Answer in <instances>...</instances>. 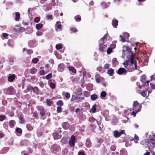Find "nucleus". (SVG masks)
Returning a JSON list of instances; mask_svg holds the SVG:
<instances>
[{"label":"nucleus","instance_id":"4","mask_svg":"<svg viewBox=\"0 0 155 155\" xmlns=\"http://www.w3.org/2000/svg\"><path fill=\"white\" fill-rule=\"evenodd\" d=\"M41 70L39 71L41 75H44L46 73L49 72L51 70V68L49 64H46L45 65L44 67H41Z\"/></svg>","mask_w":155,"mask_h":155},{"label":"nucleus","instance_id":"60","mask_svg":"<svg viewBox=\"0 0 155 155\" xmlns=\"http://www.w3.org/2000/svg\"><path fill=\"white\" fill-rule=\"evenodd\" d=\"M110 66V65L108 64H106L104 65V68L105 69H108Z\"/></svg>","mask_w":155,"mask_h":155},{"label":"nucleus","instance_id":"11","mask_svg":"<svg viewBox=\"0 0 155 155\" xmlns=\"http://www.w3.org/2000/svg\"><path fill=\"white\" fill-rule=\"evenodd\" d=\"M129 36V34L127 32H125L124 33L123 37H122L121 35H120V37L121 38L120 41L122 42L126 41L128 39Z\"/></svg>","mask_w":155,"mask_h":155},{"label":"nucleus","instance_id":"54","mask_svg":"<svg viewBox=\"0 0 155 155\" xmlns=\"http://www.w3.org/2000/svg\"><path fill=\"white\" fill-rule=\"evenodd\" d=\"M137 85L138 86V87L137 89V91H140V89H142L144 86L143 84H142V85H140V84H139L138 83H137Z\"/></svg>","mask_w":155,"mask_h":155},{"label":"nucleus","instance_id":"30","mask_svg":"<svg viewBox=\"0 0 155 155\" xmlns=\"http://www.w3.org/2000/svg\"><path fill=\"white\" fill-rule=\"evenodd\" d=\"M62 94L67 99H69L70 98V95L69 93L63 92Z\"/></svg>","mask_w":155,"mask_h":155},{"label":"nucleus","instance_id":"57","mask_svg":"<svg viewBox=\"0 0 155 155\" xmlns=\"http://www.w3.org/2000/svg\"><path fill=\"white\" fill-rule=\"evenodd\" d=\"M38 59L37 58H34L32 59V62L34 64H36L38 61Z\"/></svg>","mask_w":155,"mask_h":155},{"label":"nucleus","instance_id":"3","mask_svg":"<svg viewBox=\"0 0 155 155\" xmlns=\"http://www.w3.org/2000/svg\"><path fill=\"white\" fill-rule=\"evenodd\" d=\"M141 108V105L137 101H135L134 102L132 114L134 115V117L135 116L137 113L140 111Z\"/></svg>","mask_w":155,"mask_h":155},{"label":"nucleus","instance_id":"50","mask_svg":"<svg viewBox=\"0 0 155 155\" xmlns=\"http://www.w3.org/2000/svg\"><path fill=\"white\" fill-rule=\"evenodd\" d=\"M49 85L51 87L52 89H54L55 87V84L54 83L51 82L49 83Z\"/></svg>","mask_w":155,"mask_h":155},{"label":"nucleus","instance_id":"21","mask_svg":"<svg viewBox=\"0 0 155 155\" xmlns=\"http://www.w3.org/2000/svg\"><path fill=\"white\" fill-rule=\"evenodd\" d=\"M59 148V146L57 145H52L51 148V149L52 151L57 150Z\"/></svg>","mask_w":155,"mask_h":155},{"label":"nucleus","instance_id":"5","mask_svg":"<svg viewBox=\"0 0 155 155\" xmlns=\"http://www.w3.org/2000/svg\"><path fill=\"white\" fill-rule=\"evenodd\" d=\"M84 99V98L83 97H80L78 96H75L74 95H73L71 99V101H74L76 102H79L81 101V100Z\"/></svg>","mask_w":155,"mask_h":155},{"label":"nucleus","instance_id":"26","mask_svg":"<svg viewBox=\"0 0 155 155\" xmlns=\"http://www.w3.org/2000/svg\"><path fill=\"white\" fill-rule=\"evenodd\" d=\"M86 145L87 147H91V143L89 139L88 138L87 139Z\"/></svg>","mask_w":155,"mask_h":155},{"label":"nucleus","instance_id":"59","mask_svg":"<svg viewBox=\"0 0 155 155\" xmlns=\"http://www.w3.org/2000/svg\"><path fill=\"white\" fill-rule=\"evenodd\" d=\"M67 141V138L65 137H63L61 140V142L64 143H65Z\"/></svg>","mask_w":155,"mask_h":155},{"label":"nucleus","instance_id":"7","mask_svg":"<svg viewBox=\"0 0 155 155\" xmlns=\"http://www.w3.org/2000/svg\"><path fill=\"white\" fill-rule=\"evenodd\" d=\"M14 90V87L12 86H11L8 88L5 89L4 91L5 93L6 94H12L13 93Z\"/></svg>","mask_w":155,"mask_h":155},{"label":"nucleus","instance_id":"63","mask_svg":"<svg viewBox=\"0 0 155 155\" xmlns=\"http://www.w3.org/2000/svg\"><path fill=\"white\" fill-rule=\"evenodd\" d=\"M40 18L39 17H37L34 19V21L35 22H38L39 21Z\"/></svg>","mask_w":155,"mask_h":155},{"label":"nucleus","instance_id":"33","mask_svg":"<svg viewBox=\"0 0 155 155\" xmlns=\"http://www.w3.org/2000/svg\"><path fill=\"white\" fill-rule=\"evenodd\" d=\"M124 112L127 115L130 114L131 115H133L132 112H131V109H128L127 110H124Z\"/></svg>","mask_w":155,"mask_h":155},{"label":"nucleus","instance_id":"42","mask_svg":"<svg viewBox=\"0 0 155 155\" xmlns=\"http://www.w3.org/2000/svg\"><path fill=\"white\" fill-rule=\"evenodd\" d=\"M68 69L70 71H71L73 73H75L76 72V70L73 67L70 66L68 67Z\"/></svg>","mask_w":155,"mask_h":155},{"label":"nucleus","instance_id":"31","mask_svg":"<svg viewBox=\"0 0 155 155\" xmlns=\"http://www.w3.org/2000/svg\"><path fill=\"white\" fill-rule=\"evenodd\" d=\"M140 93L142 96L143 97H145L147 96H148L147 91H143L140 92Z\"/></svg>","mask_w":155,"mask_h":155},{"label":"nucleus","instance_id":"41","mask_svg":"<svg viewBox=\"0 0 155 155\" xmlns=\"http://www.w3.org/2000/svg\"><path fill=\"white\" fill-rule=\"evenodd\" d=\"M97 95L96 94H93L91 96V99L92 101L96 100L97 98Z\"/></svg>","mask_w":155,"mask_h":155},{"label":"nucleus","instance_id":"22","mask_svg":"<svg viewBox=\"0 0 155 155\" xmlns=\"http://www.w3.org/2000/svg\"><path fill=\"white\" fill-rule=\"evenodd\" d=\"M29 45L32 47H35L37 45V42L35 41H30L29 43Z\"/></svg>","mask_w":155,"mask_h":155},{"label":"nucleus","instance_id":"10","mask_svg":"<svg viewBox=\"0 0 155 155\" xmlns=\"http://www.w3.org/2000/svg\"><path fill=\"white\" fill-rule=\"evenodd\" d=\"M113 134L114 137L116 138L119 137L122 134L126 135L124 130H121L120 132L117 131H114L113 132Z\"/></svg>","mask_w":155,"mask_h":155},{"label":"nucleus","instance_id":"1","mask_svg":"<svg viewBox=\"0 0 155 155\" xmlns=\"http://www.w3.org/2000/svg\"><path fill=\"white\" fill-rule=\"evenodd\" d=\"M130 54V59H128L123 63L124 67L129 72H132L135 70H139V67L137 66V62L134 59V56L132 51L128 52Z\"/></svg>","mask_w":155,"mask_h":155},{"label":"nucleus","instance_id":"12","mask_svg":"<svg viewBox=\"0 0 155 155\" xmlns=\"http://www.w3.org/2000/svg\"><path fill=\"white\" fill-rule=\"evenodd\" d=\"M55 30L56 31H61L62 30V26L61 24V22L58 21L55 25Z\"/></svg>","mask_w":155,"mask_h":155},{"label":"nucleus","instance_id":"45","mask_svg":"<svg viewBox=\"0 0 155 155\" xmlns=\"http://www.w3.org/2000/svg\"><path fill=\"white\" fill-rule=\"evenodd\" d=\"M58 105L60 106L61 107L63 106L64 103L61 100H59L56 103Z\"/></svg>","mask_w":155,"mask_h":155},{"label":"nucleus","instance_id":"19","mask_svg":"<svg viewBox=\"0 0 155 155\" xmlns=\"http://www.w3.org/2000/svg\"><path fill=\"white\" fill-rule=\"evenodd\" d=\"M110 3L109 2L107 3L103 2L101 4V5L103 8H106L110 5Z\"/></svg>","mask_w":155,"mask_h":155},{"label":"nucleus","instance_id":"9","mask_svg":"<svg viewBox=\"0 0 155 155\" xmlns=\"http://www.w3.org/2000/svg\"><path fill=\"white\" fill-rule=\"evenodd\" d=\"M76 141V137L73 135L71 137L69 142V144L71 147H74Z\"/></svg>","mask_w":155,"mask_h":155},{"label":"nucleus","instance_id":"40","mask_svg":"<svg viewBox=\"0 0 155 155\" xmlns=\"http://www.w3.org/2000/svg\"><path fill=\"white\" fill-rule=\"evenodd\" d=\"M120 154L121 155H127V153L125 149H122L120 151Z\"/></svg>","mask_w":155,"mask_h":155},{"label":"nucleus","instance_id":"24","mask_svg":"<svg viewBox=\"0 0 155 155\" xmlns=\"http://www.w3.org/2000/svg\"><path fill=\"white\" fill-rule=\"evenodd\" d=\"M107 73L110 76H112L114 73V70L110 68L108 71Z\"/></svg>","mask_w":155,"mask_h":155},{"label":"nucleus","instance_id":"58","mask_svg":"<svg viewBox=\"0 0 155 155\" xmlns=\"http://www.w3.org/2000/svg\"><path fill=\"white\" fill-rule=\"evenodd\" d=\"M62 108L61 106H58L57 107V112L58 113H61L62 111Z\"/></svg>","mask_w":155,"mask_h":155},{"label":"nucleus","instance_id":"43","mask_svg":"<svg viewBox=\"0 0 155 155\" xmlns=\"http://www.w3.org/2000/svg\"><path fill=\"white\" fill-rule=\"evenodd\" d=\"M43 25L41 23L37 24L36 25V28L38 29L39 30L42 28Z\"/></svg>","mask_w":155,"mask_h":155},{"label":"nucleus","instance_id":"27","mask_svg":"<svg viewBox=\"0 0 155 155\" xmlns=\"http://www.w3.org/2000/svg\"><path fill=\"white\" fill-rule=\"evenodd\" d=\"M139 140V137L136 134H135L134 138H132V139H130V140H134V142L135 143H137L138 141Z\"/></svg>","mask_w":155,"mask_h":155},{"label":"nucleus","instance_id":"62","mask_svg":"<svg viewBox=\"0 0 155 155\" xmlns=\"http://www.w3.org/2000/svg\"><path fill=\"white\" fill-rule=\"evenodd\" d=\"M8 122H4V123L3 124V126L5 128L7 129L8 127Z\"/></svg>","mask_w":155,"mask_h":155},{"label":"nucleus","instance_id":"20","mask_svg":"<svg viewBox=\"0 0 155 155\" xmlns=\"http://www.w3.org/2000/svg\"><path fill=\"white\" fill-rule=\"evenodd\" d=\"M112 24L113 27L116 28L118 25V21L116 19H114L112 21Z\"/></svg>","mask_w":155,"mask_h":155},{"label":"nucleus","instance_id":"29","mask_svg":"<svg viewBox=\"0 0 155 155\" xmlns=\"http://www.w3.org/2000/svg\"><path fill=\"white\" fill-rule=\"evenodd\" d=\"M62 126L64 129H67L69 127V124L66 122L63 123L62 124Z\"/></svg>","mask_w":155,"mask_h":155},{"label":"nucleus","instance_id":"53","mask_svg":"<svg viewBox=\"0 0 155 155\" xmlns=\"http://www.w3.org/2000/svg\"><path fill=\"white\" fill-rule=\"evenodd\" d=\"M6 117L4 115H0V121H2L4 120L5 118Z\"/></svg>","mask_w":155,"mask_h":155},{"label":"nucleus","instance_id":"48","mask_svg":"<svg viewBox=\"0 0 155 155\" xmlns=\"http://www.w3.org/2000/svg\"><path fill=\"white\" fill-rule=\"evenodd\" d=\"M8 45L11 47H12L13 45V41L12 40H9L8 43Z\"/></svg>","mask_w":155,"mask_h":155},{"label":"nucleus","instance_id":"25","mask_svg":"<svg viewBox=\"0 0 155 155\" xmlns=\"http://www.w3.org/2000/svg\"><path fill=\"white\" fill-rule=\"evenodd\" d=\"M15 124V121L14 120H11L9 122V125L10 127H13Z\"/></svg>","mask_w":155,"mask_h":155},{"label":"nucleus","instance_id":"64","mask_svg":"<svg viewBox=\"0 0 155 155\" xmlns=\"http://www.w3.org/2000/svg\"><path fill=\"white\" fill-rule=\"evenodd\" d=\"M16 131L18 133H20L22 132V130L21 129L18 128L16 129Z\"/></svg>","mask_w":155,"mask_h":155},{"label":"nucleus","instance_id":"32","mask_svg":"<svg viewBox=\"0 0 155 155\" xmlns=\"http://www.w3.org/2000/svg\"><path fill=\"white\" fill-rule=\"evenodd\" d=\"M150 146H148V147L150 151L151 152L153 149H155V144H154L153 143H152L151 145L150 144Z\"/></svg>","mask_w":155,"mask_h":155},{"label":"nucleus","instance_id":"13","mask_svg":"<svg viewBox=\"0 0 155 155\" xmlns=\"http://www.w3.org/2000/svg\"><path fill=\"white\" fill-rule=\"evenodd\" d=\"M38 111L41 116L45 115V110L44 109L43 107L42 106H38L37 107Z\"/></svg>","mask_w":155,"mask_h":155},{"label":"nucleus","instance_id":"34","mask_svg":"<svg viewBox=\"0 0 155 155\" xmlns=\"http://www.w3.org/2000/svg\"><path fill=\"white\" fill-rule=\"evenodd\" d=\"M96 110V104H95L93 106L92 108L90 110V112L91 113H94L95 112Z\"/></svg>","mask_w":155,"mask_h":155},{"label":"nucleus","instance_id":"46","mask_svg":"<svg viewBox=\"0 0 155 155\" xmlns=\"http://www.w3.org/2000/svg\"><path fill=\"white\" fill-rule=\"evenodd\" d=\"M46 104L48 106H50L51 105L52 102L50 99H47L46 101Z\"/></svg>","mask_w":155,"mask_h":155},{"label":"nucleus","instance_id":"28","mask_svg":"<svg viewBox=\"0 0 155 155\" xmlns=\"http://www.w3.org/2000/svg\"><path fill=\"white\" fill-rule=\"evenodd\" d=\"M76 94L77 96L81 95L82 94V91L80 88H78L76 90Z\"/></svg>","mask_w":155,"mask_h":155},{"label":"nucleus","instance_id":"36","mask_svg":"<svg viewBox=\"0 0 155 155\" xmlns=\"http://www.w3.org/2000/svg\"><path fill=\"white\" fill-rule=\"evenodd\" d=\"M25 79L24 78H22V81L21 82V85L20 84H18V86L19 87H20L21 86H22V88H23L24 86V81H25Z\"/></svg>","mask_w":155,"mask_h":155},{"label":"nucleus","instance_id":"8","mask_svg":"<svg viewBox=\"0 0 155 155\" xmlns=\"http://www.w3.org/2000/svg\"><path fill=\"white\" fill-rule=\"evenodd\" d=\"M61 131L60 130L55 131L53 134V136L54 139L55 140L60 138L61 137Z\"/></svg>","mask_w":155,"mask_h":155},{"label":"nucleus","instance_id":"56","mask_svg":"<svg viewBox=\"0 0 155 155\" xmlns=\"http://www.w3.org/2000/svg\"><path fill=\"white\" fill-rule=\"evenodd\" d=\"M112 50L113 49H112L111 48H110V47L109 48H108L107 50V54H110L112 52Z\"/></svg>","mask_w":155,"mask_h":155},{"label":"nucleus","instance_id":"16","mask_svg":"<svg viewBox=\"0 0 155 155\" xmlns=\"http://www.w3.org/2000/svg\"><path fill=\"white\" fill-rule=\"evenodd\" d=\"M140 81L143 83H146L147 84H148L150 81H151L150 80V81H146V76L145 75H143L141 76Z\"/></svg>","mask_w":155,"mask_h":155},{"label":"nucleus","instance_id":"49","mask_svg":"<svg viewBox=\"0 0 155 155\" xmlns=\"http://www.w3.org/2000/svg\"><path fill=\"white\" fill-rule=\"evenodd\" d=\"M106 93L104 91H102L101 93L100 96H101V98L104 97L106 96Z\"/></svg>","mask_w":155,"mask_h":155},{"label":"nucleus","instance_id":"44","mask_svg":"<svg viewBox=\"0 0 155 155\" xmlns=\"http://www.w3.org/2000/svg\"><path fill=\"white\" fill-rule=\"evenodd\" d=\"M78 30L74 27H71L70 28V32L71 33L77 32Z\"/></svg>","mask_w":155,"mask_h":155},{"label":"nucleus","instance_id":"61","mask_svg":"<svg viewBox=\"0 0 155 155\" xmlns=\"http://www.w3.org/2000/svg\"><path fill=\"white\" fill-rule=\"evenodd\" d=\"M52 77V74L51 73H50L45 77L46 79L47 80H48L50 79Z\"/></svg>","mask_w":155,"mask_h":155},{"label":"nucleus","instance_id":"15","mask_svg":"<svg viewBox=\"0 0 155 155\" xmlns=\"http://www.w3.org/2000/svg\"><path fill=\"white\" fill-rule=\"evenodd\" d=\"M127 70L124 68H120L117 71V73L119 74H122L126 73Z\"/></svg>","mask_w":155,"mask_h":155},{"label":"nucleus","instance_id":"37","mask_svg":"<svg viewBox=\"0 0 155 155\" xmlns=\"http://www.w3.org/2000/svg\"><path fill=\"white\" fill-rule=\"evenodd\" d=\"M37 70L36 69L34 68H32L30 70V72L32 74H35L37 72Z\"/></svg>","mask_w":155,"mask_h":155},{"label":"nucleus","instance_id":"47","mask_svg":"<svg viewBox=\"0 0 155 155\" xmlns=\"http://www.w3.org/2000/svg\"><path fill=\"white\" fill-rule=\"evenodd\" d=\"M102 79V77L101 76H98V77H96V82L97 83H99L100 82L101 79Z\"/></svg>","mask_w":155,"mask_h":155},{"label":"nucleus","instance_id":"55","mask_svg":"<svg viewBox=\"0 0 155 155\" xmlns=\"http://www.w3.org/2000/svg\"><path fill=\"white\" fill-rule=\"evenodd\" d=\"M62 48V46L61 45V44H59L57 45L56 46V48L58 50Z\"/></svg>","mask_w":155,"mask_h":155},{"label":"nucleus","instance_id":"39","mask_svg":"<svg viewBox=\"0 0 155 155\" xmlns=\"http://www.w3.org/2000/svg\"><path fill=\"white\" fill-rule=\"evenodd\" d=\"M20 15L19 13L16 12L15 13V20L16 21H18L20 18Z\"/></svg>","mask_w":155,"mask_h":155},{"label":"nucleus","instance_id":"14","mask_svg":"<svg viewBox=\"0 0 155 155\" xmlns=\"http://www.w3.org/2000/svg\"><path fill=\"white\" fill-rule=\"evenodd\" d=\"M65 68V66L64 64L61 63L59 64L58 66V71L60 72L63 71Z\"/></svg>","mask_w":155,"mask_h":155},{"label":"nucleus","instance_id":"35","mask_svg":"<svg viewBox=\"0 0 155 155\" xmlns=\"http://www.w3.org/2000/svg\"><path fill=\"white\" fill-rule=\"evenodd\" d=\"M23 51L24 52L25 51H26L27 53L28 54H31L33 52V51L32 50L30 49H27L26 48H24L23 49Z\"/></svg>","mask_w":155,"mask_h":155},{"label":"nucleus","instance_id":"17","mask_svg":"<svg viewBox=\"0 0 155 155\" xmlns=\"http://www.w3.org/2000/svg\"><path fill=\"white\" fill-rule=\"evenodd\" d=\"M15 78V75L14 74L10 75L8 77V80L10 82H12Z\"/></svg>","mask_w":155,"mask_h":155},{"label":"nucleus","instance_id":"23","mask_svg":"<svg viewBox=\"0 0 155 155\" xmlns=\"http://www.w3.org/2000/svg\"><path fill=\"white\" fill-rule=\"evenodd\" d=\"M127 49V47L124 46H123V50L122 51V55L121 56L122 58H124L125 56V53Z\"/></svg>","mask_w":155,"mask_h":155},{"label":"nucleus","instance_id":"6","mask_svg":"<svg viewBox=\"0 0 155 155\" xmlns=\"http://www.w3.org/2000/svg\"><path fill=\"white\" fill-rule=\"evenodd\" d=\"M150 84L151 88L153 89H155V73L154 75L150 76Z\"/></svg>","mask_w":155,"mask_h":155},{"label":"nucleus","instance_id":"38","mask_svg":"<svg viewBox=\"0 0 155 155\" xmlns=\"http://www.w3.org/2000/svg\"><path fill=\"white\" fill-rule=\"evenodd\" d=\"M54 54L56 56L57 59H61L62 58L61 56L58 53L57 51H54Z\"/></svg>","mask_w":155,"mask_h":155},{"label":"nucleus","instance_id":"18","mask_svg":"<svg viewBox=\"0 0 155 155\" xmlns=\"http://www.w3.org/2000/svg\"><path fill=\"white\" fill-rule=\"evenodd\" d=\"M18 117L19 118V122L21 124L24 123L25 121L22 117V114L21 113H19L18 115Z\"/></svg>","mask_w":155,"mask_h":155},{"label":"nucleus","instance_id":"51","mask_svg":"<svg viewBox=\"0 0 155 155\" xmlns=\"http://www.w3.org/2000/svg\"><path fill=\"white\" fill-rule=\"evenodd\" d=\"M75 20L78 22L80 21L81 20V17L79 16H75L74 18Z\"/></svg>","mask_w":155,"mask_h":155},{"label":"nucleus","instance_id":"2","mask_svg":"<svg viewBox=\"0 0 155 155\" xmlns=\"http://www.w3.org/2000/svg\"><path fill=\"white\" fill-rule=\"evenodd\" d=\"M107 35L105 34L104 36L100 39L99 42V50L101 51H104V49L107 47V45L108 46L109 44H108L107 40L106 38L107 37Z\"/></svg>","mask_w":155,"mask_h":155},{"label":"nucleus","instance_id":"52","mask_svg":"<svg viewBox=\"0 0 155 155\" xmlns=\"http://www.w3.org/2000/svg\"><path fill=\"white\" fill-rule=\"evenodd\" d=\"M38 88L37 87H33L32 91L35 93L36 94L38 92Z\"/></svg>","mask_w":155,"mask_h":155}]
</instances>
